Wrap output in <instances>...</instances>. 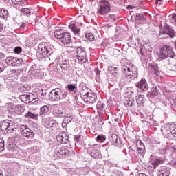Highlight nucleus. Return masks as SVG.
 Instances as JSON below:
<instances>
[{
	"label": "nucleus",
	"instance_id": "nucleus-48",
	"mask_svg": "<svg viewBox=\"0 0 176 176\" xmlns=\"http://www.w3.org/2000/svg\"><path fill=\"white\" fill-rule=\"evenodd\" d=\"M14 141L15 142H21L23 141V137L21 135L18 134L14 137Z\"/></svg>",
	"mask_w": 176,
	"mask_h": 176
},
{
	"label": "nucleus",
	"instance_id": "nucleus-19",
	"mask_svg": "<svg viewBox=\"0 0 176 176\" xmlns=\"http://www.w3.org/2000/svg\"><path fill=\"white\" fill-rule=\"evenodd\" d=\"M83 100L85 102H88L89 104H94V102L97 101V96H96V94L93 92H90V94H88V95L83 97Z\"/></svg>",
	"mask_w": 176,
	"mask_h": 176
},
{
	"label": "nucleus",
	"instance_id": "nucleus-37",
	"mask_svg": "<svg viewBox=\"0 0 176 176\" xmlns=\"http://www.w3.org/2000/svg\"><path fill=\"white\" fill-rule=\"evenodd\" d=\"M35 43H36L34 40V38L28 37V38H26V41H25V46H26L27 47H30L32 46V45H35Z\"/></svg>",
	"mask_w": 176,
	"mask_h": 176
},
{
	"label": "nucleus",
	"instance_id": "nucleus-1",
	"mask_svg": "<svg viewBox=\"0 0 176 176\" xmlns=\"http://www.w3.org/2000/svg\"><path fill=\"white\" fill-rule=\"evenodd\" d=\"M40 52H37L36 56L40 61H45L46 58H49L54 52V47L49 43L41 42L38 45Z\"/></svg>",
	"mask_w": 176,
	"mask_h": 176
},
{
	"label": "nucleus",
	"instance_id": "nucleus-4",
	"mask_svg": "<svg viewBox=\"0 0 176 176\" xmlns=\"http://www.w3.org/2000/svg\"><path fill=\"white\" fill-rule=\"evenodd\" d=\"M54 36L63 45H69L71 43V33L69 32H65L63 30H56L54 32Z\"/></svg>",
	"mask_w": 176,
	"mask_h": 176
},
{
	"label": "nucleus",
	"instance_id": "nucleus-15",
	"mask_svg": "<svg viewBox=\"0 0 176 176\" xmlns=\"http://www.w3.org/2000/svg\"><path fill=\"white\" fill-rule=\"evenodd\" d=\"M9 151H10L14 155H21L23 153V149L20 148V144H16L13 142L8 144L7 146Z\"/></svg>",
	"mask_w": 176,
	"mask_h": 176
},
{
	"label": "nucleus",
	"instance_id": "nucleus-40",
	"mask_svg": "<svg viewBox=\"0 0 176 176\" xmlns=\"http://www.w3.org/2000/svg\"><path fill=\"white\" fill-rule=\"evenodd\" d=\"M49 107L47 105H44L40 108V115H47L49 113Z\"/></svg>",
	"mask_w": 176,
	"mask_h": 176
},
{
	"label": "nucleus",
	"instance_id": "nucleus-6",
	"mask_svg": "<svg viewBox=\"0 0 176 176\" xmlns=\"http://www.w3.org/2000/svg\"><path fill=\"white\" fill-rule=\"evenodd\" d=\"M1 129L2 131H6V133H14L16 131V124L14 122L10 120H4L1 123Z\"/></svg>",
	"mask_w": 176,
	"mask_h": 176
},
{
	"label": "nucleus",
	"instance_id": "nucleus-10",
	"mask_svg": "<svg viewBox=\"0 0 176 176\" xmlns=\"http://www.w3.org/2000/svg\"><path fill=\"white\" fill-rule=\"evenodd\" d=\"M20 131L22 136L27 140H32L35 137L34 131H32L27 125H21L20 126Z\"/></svg>",
	"mask_w": 176,
	"mask_h": 176
},
{
	"label": "nucleus",
	"instance_id": "nucleus-16",
	"mask_svg": "<svg viewBox=\"0 0 176 176\" xmlns=\"http://www.w3.org/2000/svg\"><path fill=\"white\" fill-rule=\"evenodd\" d=\"M56 140L60 144H67L69 141V135L65 131H62L56 136Z\"/></svg>",
	"mask_w": 176,
	"mask_h": 176
},
{
	"label": "nucleus",
	"instance_id": "nucleus-29",
	"mask_svg": "<svg viewBox=\"0 0 176 176\" xmlns=\"http://www.w3.org/2000/svg\"><path fill=\"white\" fill-rule=\"evenodd\" d=\"M163 163H164V158L156 159L151 162V167L155 169L157 166H160V164H163Z\"/></svg>",
	"mask_w": 176,
	"mask_h": 176
},
{
	"label": "nucleus",
	"instance_id": "nucleus-26",
	"mask_svg": "<svg viewBox=\"0 0 176 176\" xmlns=\"http://www.w3.org/2000/svg\"><path fill=\"white\" fill-rule=\"evenodd\" d=\"M89 151H91V156L94 159H98L100 157V151L96 148V146H91Z\"/></svg>",
	"mask_w": 176,
	"mask_h": 176
},
{
	"label": "nucleus",
	"instance_id": "nucleus-38",
	"mask_svg": "<svg viewBox=\"0 0 176 176\" xmlns=\"http://www.w3.org/2000/svg\"><path fill=\"white\" fill-rule=\"evenodd\" d=\"M90 93H91V90H90V89H89L87 87L83 86L82 87L80 96H82V97H85V96H87L88 94H90Z\"/></svg>",
	"mask_w": 176,
	"mask_h": 176
},
{
	"label": "nucleus",
	"instance_id": "nucleus-32",
	"mask_svg": "<svg viewBox=\"0 0 176 176\" xmlns=\"http://www.w3.org/2000/svg\"><path fill=\"white\" fill-rule=\"evenodd\" d=\"M29 72L32 75H36L37 74H39V72H41V70L38 68L36 64H34L31 66Z\"/></svg>",
	"mask_w": 176,
	"mask_h": 176
},
{
	"label": "nucleus",
	"instance_id": "nucleus-33",
	"mask_svg": "<svg viewBox=\"0 0 176 176\" xmlns=\"http://www.w3.org/2000/svg\"><path fill=\"white\" fill-rule=\"evenodd\" d=\"M38 115L35 113V112H32V111H28L25 115V118L26 119H34V120H36L38 119Z\"/></svg>",
	"mask_w": 176,
	"mask_h": 176
},
{
	"label": "nucleus",
	"instance_id": "nucleus-55",
	"mask_svg": "<svg viewBox=\"0 0 176 176\" xmlns=\"http://www.w3.org/2000/svg\"><path fill=\"white\" fill-rule=\"evenodd\" d=\"M23 90H25V91H30V90H31V87L28 85H24Z\"/></svg>",
	"mask_w": 176,
	"mask_h": 176
},
{
	"label": "nucleus",
	"instance_id": "nucleus-57",
	"mask_svg": "<svg viewBox=\"0 0 176 176\" xmlns=\"http://www.w3.org/2000/svg\"><path fill=\"white\" fill-rule=\"evenodd\" d=\"M95 72L97 76H100L101 74V72H100V69H98V67L95 68Z\"/></svg>",
	"mask_w": 176,
	"mask_h": 176
},
{
	"label": "nucleus",
	"instance_id": "nucleus-58",
	"mask_svg": "<svg viewBox=\"0 0 176 176\" xmlns=\"http://www.w3.org/2000/svg\"><path fill=\"white\" fill-rule=\"evenodd\" d=\"M81 135H77L74 137V140L76 142H79L80 141Z\"/></svg>",
	"mask_w": 176,
	"mask_h": 176
},
{
	"label": "nucleus",
	"instance_id": "nucleus-63",
	"mask_svg": "<svg viewBox=\"0 0 176 176\" xmlns=\"http://www.w3.org/2000/svg\"><path fill=\"white\" fill-rule=\"evenodd\" d=\"M34 21L35 23H38V21H39V18L36 17V19H34Z\"/></svg>",
	"mask_w": 176,
	"mask_h": 176
},
{
	"label": "nucleus",
	"instance_id": "nucleus-41",
	"mask_svg": "<svg viewBox=\"0 0 176 176\" xmlns=\"http://www.w3.org/2000/svg\"><path fill=\"white\" fill-rule=\"evenodd\" d=\"M8 10H0V17L1 19H6L8 17Z\"/></svg>",
	"mask_w": 176,
	"mask_h": 176
},
{
	"label": "nucleus",
	"instance_id": "nucleus-13",
	"mask_svg": "<svg viewBox=\"0 0 176 176\" xmlns=\"http://www.w3.org/2000/svg\"><path fill=\"white\" fill-rule=\"evenodd\" d=\"M69 155V150L67 147H60L54 150V156L56 159L58 157H67Z\"/></svg>",
	"mask_w": 176,
	"mask_h": 176
},
{
	"label": "nucleus",
	"instance_id": "nucleus-27",
	"mask_svg": "<svg viewBox=\"0 0 176 176\" xmlns=\"http://www.w3.org/2000/svg\"><path fill=\"white\" fill-rule=\"evenodd\" d=\"M170 168L166 166L161 167L159 171V176H168L170 175Z\"/></svg>",
	"mask_w": 176,
	"mask_h": 176
},
{
	"label": "nucleus",
	"instance_id": "nucleus-24",
	"mask_svg": "<svg viewBox=\"0 0 176 176\" xmlns=\"http://www.w3.org/2000/svg\"><path fill=\"white\" fill-rule=\"evenodd\" d=\"M161 131L164 135L166 137V138H169V137H171V125L162 126Z\"/></svg>",
	"mask_w": 176,
	"mask_h": 176
},
{
	"label": "nucleus",
	"instance_id": "nucleus-50",
	"mask_svg": "<svg viewBox=\"0 0 176 176\" xmlns=\"http://www.w3.org/2000/svg\"><path fill=\"white\" fill-rule=\"evenodd\" d=\"M13 5H23L24 1L23 0H11Z\"/></svg>",
	"mask_w": 176,
	"mask_h": 176
},
{
	"label": "nucleus",
	"instance_id": "nucleus-17",
	"mask_svg": "<svg viewBox=\"0 0 176 176\" xmlns=\"http://www.w3.org/2000/svg\"><path fill=\"white\" fill-rule=\"evenodd\" d=\"M136 87L140 90V91H147L149 89L148 86V82L145 78H142L140 81L136 82Z\"/></svg>",
	"mask_w": 176,
	"mask_h": 176
},
{
	"label": "nucleus",
	"instance_id": "nucleus-5",
	"mask_svg": "<svg viewBox=\"0 0 176 176\" xmlns=\"http://www.w3.org/2000/svg\"><path fill=\"white\" fill-rule=\"evenodd\" d=\"M160 58H167L170 57L171 60H176L175 53L170 45H164L161 49L159 54Z\"/></svg>",
	"mask_w": 176,
	"mask_h": 176
},
{
	"label": "nucleus",
	"instance_id": "nucleus-11",
	"mask_svg": "<svg viewBox=\"0 0 176 176\" xmlns=\"http://www.w3.org/2000/svg\"><path fill=\"white\" fill-rule=\"evenodd\" d=\"M6 62L10 67H20L23 65L24 60L21 58L8 56L6 58Z\"/></svg>",
	"mask_w": 176,
	"mask_h": 176
},
{
	"label": "nucleus",
	"instance_id": "nucleus-34",
	"mask_svg": "<svg viewBox=\"0 0 176 176\" xmlns=\"http://www.w3.org/2000/svg\"><path fill=\"white\" fill-rule=\"evenodd\" d=\"M136 102L138 107H142V105H144V102H145V97L144 95H139L136 98Z\"/></svg>",
	"mask_w": 176,
	"mask_h": 176
},
{
	"label": "nucleus",
	"instance_id": "nucleus-23",
	"mask_svg": "<svg viewBox=\"0 0 176 176\" xmlns=\"http://www.w3.org/2000/svg\"><path fill=\"white\" fill-rule=\"evenodd\" d=\"M136 146L138 148V153H140L144 156V155H145V145L143 144L142 141L138 140L136 142Z\"/></svg>",
	"mask_w": 176,
	"mask_h": 176
},
{
	"label": "nucleus",
	"instance_id": "nucleus-44",
	"mask_svg": "<svg viewBox=\"0 0 176 176\" xmlns=\"http://www.w3.org/2000/svg\"><path fill=\"white\" fill-rule=\"evenodd\" d=\"M98 142H104L107 140V137L104 135H98L96 138Z\"/></svg>",
	"mask_w": 176,
	"mask_h": 176
},
{
	"label": "nucleus",
	"instance_id": "nucleus-59",
	"mask_svg": "<svg viewBox=\"0 0 176 176\" xmlns=\"http://www.w3.org/2000/svg\"><path fill=\"white\" fill-rule=\"evenodd\" d=\"M3 31V24L0 22V32Z\"/></svg>",
	"mask_w": 176,
	"mask_h": 176
},
{
	"label": "nucleus",
	"instance_id": "nucleus-49",
	"mask_svg": "<svg viewBox=\"0 0 176 176\" xmlns=\"http://www.w3.org/2000/svg\"><path fill=\"white\" fill-rule=\"evenodd\" d=\"M85 36L89 41H94V35L91 33H87Z\"/></svg>",
	"mask_w": 176,
	"mask_h": 176
},
{
	"label": "nucleus",
	"instance_id": "nucleus-25",
	"mask_svg": "<svg viewBox=\"0 0 176 176\" xmlns=\"http://www.w3.org/2000/svg\"><path fill=\"white\" fill-rule=\"evenodd\" d=\"M150 69L151 71V74L155 75V76H159V75H160V69H159V66L156 63H151Z\"/></svg>",
	"mask_w": 176,
	"mask_h": 176
},
{
	"label": "nucleus",
	"instance_id": "nucleus-62",
	"mask_svg": "<svg viewBox=\"0 0 176 176\" xmlns=\"http://www.w3.org/2000/svg\"><path fill=\"white\" fill-rule=\"evenodd\" d=\"M117 176H123V173H122V172H118Z\"/></svg>",
	"mask_w": 176,
	"mask_h": 176
},
{
	"label": "nucleus",
	"instance_id": "nucleus-9",
	"mask_svg": "<svg viewBox=\"0 0 176 176\" xmlns=\"http://www.w3.org/2000/svg\"><path fill=\"white\" fill-rule=\"evenodd\" d=\"M76 58L75 61L76 63H79L80 64H85V63H87V55L86 54V52L82 47H78L76 50Z\"/></svg>",
	"mask_w": 176,
	"mask_h": 176
},
{
	"label": "nucleus",
	"instance_id": "nucleus-47",
	"mask_svg": "<svg viewBox=\"0 0 176 176\" xmlns=\"http://www.w3.org/2000/svg\"><path fill=\"white\" fill-rule=\"evenodd\" d=\"M151 94L152 96H157V94H159V91H157V87H153L151 88Z\"/></svg>",
	"mask_w": 176,
	"mask_h": 176
},
{
	"label": "nucleus",
	"instance_id": "nucleus-51",
	"mask_svg": "<svg viewBox=\"0 0 176 176\" xmlns=\"http://www.w3.org/2000/svg\"><path fill=\"white\" fill-rule=\"evenodd\" d=\"M14 52L16 54H20V53H21V52H23V49L21 48V47H16L14 50Z\"/></svg>",
	"mask_w": 176,
	"mask_h": 176
},
{
	"label": "nucleus",
	"instance_id": "nucleus-35",
	"mask_svg": "<svg viewBox=\"0 0 176 176\" xmlns=\"http://www.w3.org/2000/svg\"><path fill=\"white\" fill-rule=\"evenodd\" d=\"M45 124L47 127H57L58 123L55 120H47L45 122Z\"/></svg>",
	"mask_w": 176,
	"mask_h": 176
},
{
	"label": "nucleus",
	"instance_id": "nucleus-53",
	"mask_svg": "<svg viewBox=\"0 0 176 176\" xmlns=\"http://www.w3.org/2000/svg\"><path fill=\"white\" fill-rule=\"evenodd\" d=\"M27 25H28V24H27V23L23 22V23H21V25H20V28H20V30H21L22 31H23V30H26Z\"/></svg>",
	"mask_w": 176,
	"mask_h": 176
},
{
	"label": "nucleus",
	"instance_id": "nucleus-56",
	"mask_svg": "<svg viewBox=\"0 0 176 176\" xmlns=\"http://www.w3.org/2000/svg\"><path fill=\"white\" fill-rule=\"evenodd\" d=\"M18 111H19V112L23 113L25 111V109L23 106H19Z\"/></svg>",
	"mask_w": 176,
	"mask_h": 176
},
{
	"label": "nucleus",
	"instance_id": "nucleus-12",
	"mask_svg": "<svg viewBox=\"0 0 176 176\" xmlns=\"http://www.w3.org/2000/svg\"><path fill=\"white\" fill-rule=\"evenodd\" d=\"M56 63H58L62 71H68L71 68V64L69 60L63 58L59 56L56 58Z\"/></svg>",
	"mask_w": 176,
	"mask_h": 176
},
{
	"label": "nucleus",
	"instance_id": "nucleus-36",
	"mask_svg": "<svg viewBox=\"0 0 176 176\" xmlns=\"http://www.w3.org/2000/svg\"><path fill=\"white\" fill-rule=\"evenodd\" d=\"M67 89L70 91V93H77L78 91V86L76 84H70L67 85Z\"/></svg>",
	"mask_w": 176,
	"mask_h": 176
},
{
	"label": "nucleus",
	"instance_id": "nucleus-39",
	"mask_svg": "<svg viewBox=\"0 0 176 176\" xmlns=\"http://www.w3.org/2000/svg\"><path fill=\"white\" fill-rule=\"evenodd\" d=\"M122 39H123V33H122V32H117L113 38H112V40L116 42H118V41H122Z\"/></svg>",
	"mask_w": 176,
	"mask_h": 176
},
{
	"label": "nucleus",
	"instance_id": "nucleus-61",
	"mask_svg": "<svg viewBox=\"0 0 176 176\" xmlns=\"http://www.w3.org/2000/svg\"><path fill=\"white\" fill-rule=\"evenodd\" d=\"M144 49H140V53L142 56H145V52H143Z\"/></svg>",
	"mask_w": 176,
	"mask_h": 176
},
{
	"label": "nucleus",
	"instance_id": "nucleus-28",
	"mask_svg": "<svg viewBox=\"0 0 176 176\" xmlns=\"http://www.w3.org/2000/svg\"><path fill=\"white\" fill-rule=\"evenodd\" d=\"M105 109V103L103 102L99 101L96 104V109L98 113H99V116H101V113H102V111Z\"/></svg>",
	"mask_w": 176,
	"mask_h": 176
},
{
	"label": "nucleus",
	"instance_id": "nucleus-7",
	"mask_svg": "<svg viewBox=\"0 0 176 176\" xmlns=\"http://www.w3.org/2000/svg\"><path fill=\"white\" fill-rule=\"evenodd\" d=\"M111 12V5L107 0H102L99 3V8H98V16H105Z\"/></svg>",
	"mask_w": 176,
	"mask_h": 176
},
{
	"label": "nucleus",
	"instance_id": "nucleus-20",
	"mask_svg": "<svg viewBox=\"0 0 176 176\" xmlns=\"http://www.w3.org/2000/svg\"><path fill=\"white\" fill-rule=\"evenodd\" d=\"M174 151H175V148L174 147L164 146L163 148L159 149V153L161 155H172Z\"/></svg>",
	"mask_w": 176,
	"mask_h": 176
},
{
	"label": "nucleus",
	"instance_id": "nucleus-52",
	"mask_svg": "<svg viewBox=\"0 0 176 176\" xmlns=\"http://www.w3.org/2000/svg\"><path fill=\"white\" fill-rule=\"evenodd\" d=\"M6 67H5V63L0 61V74L3 72L4 69H6Z\"/></svg>",
	"mask_w": 176,
	"mask_h": 176
},
{
	"label": "nucleus",
	"instance_id": "nucleus-8",
	"mask_svg": "<svg viewBox=\"0 0 176 176\" xmlns=\"http://www.w3.org/2000/svg\"><path fill=\"white\" fill-rule=\"evenodd\" d=\"M67 97L66 94H63V91L60 88H55L52 89L49 94V98L52 101H60L63 98Z\"/></svg>",
	"mask_w": 176,
	"mask_h": 176
},
{
	"label": "nucleus",
	"instance_id": "nucleus-30",
	"mask_svg": "<svg viewBox=\"0 0 176 176\" xmlns=\"http://www.w3.org/2000/svg\"><path fill=\"white\" fill-rule=\"evenodd\" d=\"M69 28L72 30L75 35H79V34H80V28H79L75 23H71L69 25Z\"/></svg>",
	"mask_w": 176,
	"mask_h": 176
},
{
	"label": "nucleus",
	"instance_id": "nucleus-18",
	"mask_svg": "<svg viewBox=\"0 0 176 176\" xmlns=\"http://www.w3.org/2000/svg\"><path fill=\"white\" fill-rule=\"evenodd\" d=\"M65 110L64 109H60L56 107L53 108L52 110V116H54L56 118H65Z\"/></svg>",
	"mask_w": 176,
	"mask_h": 176
},
{
	"label": "nucleus",
	"instance_id": "nucleus-31",
	"mask_svg": "<svg viewBox=\"0 0 176 176\" xmlns=\"http://www.w3.org/2000/svg\"><path fill=\"white\" fill-rule=\"evenodd\" d=\"M72 122V117L71 116H67V113H65V119L62 122V127L64 129V127H67L68 123H71Z\"/></svg>",
	"mask_w": 176,
	"mask_h": 176
},
{
	"label": "nucleus",
	"instance_id": "nucleus-42",
	"mask_svg": "<svg viewBox=\"0 0 176 176\" xmlns=\"http://www.w3.org/2000/svg\"><path fill=\"white\" fill-rule=\"evenodd\" d=\"M10 75H12V76H19L20 75V69H12L10 72Z\"/></svg>",
	"mask_w": 176,
	"mask_h": 176
},
{
	"label": "nucleus",
	"instance_id": "nucleus-3",
	"mask_svg": "<svg viewBox=\"0 0 176 176\" xmlns=\"http://www.w3.org/2000/svg\"><path fill=\"white\" fill-rule=\"evenodd\" d=\"M46 97V91L43 90V89H41L39 88H36L33 90L32 94H26L25 98L28 100L30 102L34 103L39 101H43Z\"/></svg>",
	"mask_w": 176,
	"mask_h": 176
},
{
	"label": "nucleus",
	"instance_id": "nucleus-54",
	"mask_svg": "<svg viewBox=\"0 0 176 176\" xmlns=\"http://www.w3.org/2000/svg\"><path fill=\"white\" fill-rule=\"evenodd\" d=\"M135 19H136V20H142V19H144V14H136Z\"/></svg>",
	"mask_w": 176,
	"mask_h": 176
},
{
	"label": "nucleus",
	"instance_id": "nucleus-60",
	"mask_svg": "<svg viewBox=\"0 0 176 176\" xmlns=\"http://www.w3.org/2000/svg\"><path fill=\"white\" fill-rule=\"evenodd\" d=\"M2 58H5V54H3L2 52H0V60H2Z\"/></svg>",
	"mask_w": 176,
	"mask_h": 176
},
{
	"label": "nucleus",
	"instance_id": "nucleus-22",
	"mask_svg": "<svg viewBox=\"0 0 176 176\" xmlns=\"http://www.w3.org/2000/svg\"><path fill=\"white\" fill-rule=\"evenodd\" d=\"M110 141L115 146H119L122 144V140L118 135L113 134L110 138Z\"/></svg>",
	"mask_w": 176,
	"mask_h": 176
},
{
	"label": "nucleus",
	"instance_id": "nucleus-45",
	"mask_svg": "<svg viewBox=\"0 0 176 176\" xmlns=\"http://www.w3.org/2000/svg\"><path fill=\"white\" fill-rule=\"evenodd\" d=\"M5 151V140L0 138V152Z\"/></svg>",
	"mask_w": 176,
	"mask_h": 176
},
{
	"label": "nucleus",
	"instance_id": "nucleus-21",
	"mask_svg": "<svg viewBox=\"0 0 176 176\" xmlns=\"http://www.w3.org/2000/svg\"><path fill=\"white\" fill-rule=\"evenodd\" d=\"M124 104L128 108L134 107L135 105V100L133 96L126 97L124 100Z\"/></svg>",
	"mask_w": 176,
	"mask_h": 176
},
{
	"label": "nucleus",
	"instance_id": "nucleus-64",
	"mask_svg": "<svg viewBox=\"0 0 176 176\" xmlns=\"http://www.w3.org/2000/svg\"><path fill=\"white\" fill-rule=\"evenodd\" d=\"M127 9H133V6H128Z\"/></svg>",
	"mask_w": 176,
	"mask_h": 176
},
{
	"label": "nucleus",
	"instance_id": "nucleus-2",
	"mask_svg": "<svg viewBox=\"0 0 176 176\" xmlns=\"http://www.w3.org/2000/svg\"><path fill=\"white\" fill-rule=\"evenodd\" d=\"M122 71L123 76L130 82L138 77V69L131 63L123 66Z\"/></svg>",
	"mask_w": 176,
	"mask_h": 176
},
{
	"label": "nucleus",
	"instance_id": "nucleus-14",
	"mask_svg": "<svg viewBox=\"0 0 176 176\" xmlns=\"http://www.w3.org/2000/svg\"><path fill=\"white\" fill-rule=\"evenodd\" d=\"M160 34V35H162V34L164 35H168L170 38H174L175 36V31L168 25H166L164 28H161Z\"/></svg>",
	"mask_w": 176,
	"mask_h": 176
},
{
	"label": "nucleus",
	"instance_id": "nucleus-43",
	"mask_svg": "<svg viewBox=\"0 0 176 176\" xmlns=\"http://www.w3.org/2000/svg\"><path fill=\"white\" fill-rule=\"evenodd\" d=\"M21 13H23V14H25V16H31V11L30 10L29 8H22L21 10Z\"/></svg>",
	"mask_w": 176,
	"mask_h": 176
},
{
	"label": "nucleus",
	"instance_id": "nucleus-46",
	"mask_svg": "<svg viewBox=\"0 0 176 176\" xmlns=\"http://www.w3.org/2000/svg\"><path fill=\"white\" fill-rule=\"evenodd\" d=\"M171 135L176 137V125H170Z\"/></svg>",
	"mask_w": 176,
	"mask_h": 176
}]
</instances>
